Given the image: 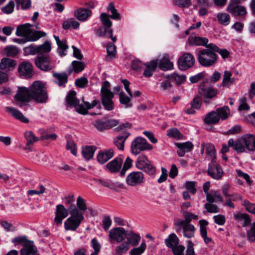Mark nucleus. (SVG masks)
<instances>
[{
	"label": "nucleus",
	"mask_w": 255,
	"mask_h": 255,
	"mask_svg": "<svg viewBox=\"0 0 255 255\" xmlns=\"http://www.w3.org/2000/svg\"><path fill=\"white\" fill-rule=\"evenodd\" d=\"M129 135V132L124 131L121 134L116 137L113 141L115 146H116L119 149L123 150L125 141Z\"/></svg>",
	"instance_id": "nucleus-24"
},
{
	"label": "nucleus",
	"mask_w": 255,
	"mask_h": 255,
	"mask_svg": "<svg viewBox=\"0 0 255 255\" xmlns=\"http://www.w3.org/2000/svg\"><path fill=\"white\" fill-rule=\"evenodd\" d=\"M15 60L8 58H3L0 63V69L8 71L13 70L16 66Z\"/></svg>",
	"instance_id": "nucleus-31"
},
{
	"label": "nucleus",
	"mask_w": 255,
	"mask_h": 255,
	"mask_svg": "<svg viewBox=\"0 0 255 255\" xmlns=\"http://www.w3.org/2000/svg\"><path fill=\"white\" fill-rule=\"evenodd\" d=\"M35 63L38 68L44 71L50 70L54 67L53 64L47 56H39L35 59Z\"/></svg>",
	"instance_id": "nucleus-16"
},
{
	"label": "nucleus",
	"mask_w": 255,
	"mask_h": 255,
	"mask_svg": "<svg viewBox=\"0 0 255 255\" xmlns=\"http://www.w3.org/2000/svg\"><path fill=\"white\" fill-rule=\"evenodd\" d=\"M17 7L21 6L22 9L29 8L31 6L30 0H15Z\"/></svg>",
	"instance_id": "nucleus-63"
},
{
	"label": "nucleus",
	"mask_w": 255,
	"mask_h": 255,
	"mask_svg": "<svg viewBox=\"0 0 255 255\" xmlns=\"http://www.w3.org/2000/svg\"><path fill=\"white\" fill-rule=\"evenodd\" d=\"M143 178V174L141 172H132L127 177L126 182L128 185L135 186L142 183Z\"/></svg>",
	"instance_id": "nucleus-14"
},
{
	"label": "nucleus",
	"mask_w": 255,
	"mask_h": 255,
	"mask_svg": "<svg viewBox=\"0 0 255 255\" xmlns=\"http://www.w3.org/2000/svg\"><path fill=\"white\" fill-rule=\"evenodd\" d=\"M206 154L207 155L206 158L208 159L209 160H210L211 161V162L216 161V150L213 144L211 143L206 144Z\"/></svg>",
	"instance_id": "nucleus-38"
},
{
	"label": "nucleus",
	"mask_w": 255,
	"mask_h": 255,
	"mask_svg": "<svg viewBox=\"0 0 255 255\" xmlns=\"http://www.w3.org/2000/svg\"><path fill=\"white\" fill-rule=\"evenodd\" d=\"M14 99L17 103V105L19 107L22 106V103H28L31 100L29 88H27L25 87H19L17 93L14 97Z\"/></svg>",
	"instance_id": "nucleus-9"
},
{
	"label": "nucleus",
	"mask_w": 255,
	"mask_h": 255,
	"mask_svg": "<svg viewBox=\"0 0 255 255\" xmlns=\"http://www.w3.org/2000/svg\"><path fill=\"white\" fill-rule=\"evenodd\" d=\"M220 121V116L215 111H212L206 115L204 121L207 125H215Z\"/></svg>",
	"instance_id": "nucleus-37"
},
{
	"label": "nucleus",
	"mask_w": 255,
	"mask_h": 255,
	"mask_svg": "<svg viewBox=\"0 0 255 255\" xmlns=\"http://www.w3.org/2000/svg\"><path fill=\"white\" fill-rule=\"evenodd\" d=\"M248 240L252 242L255 241V222L251 225V228L247 232Z\"/></svg>",
	"instance_id": "nucleus-62"
},
{
	"label": "nucleus",
	"mask_w": 255,
	"mask_h": 255,
	"mask_svg": "<svg viewBox=\"0 0 255 255\" xmlns=\"http://www.w3.org/2000/svg\"><path fill=\"white\" fill-rule=\"evenodd\" d=\"M29 88L32 100L37 103H44L47 102L48 95L44 83L35 81Z\"/></svg>",
	"instance_id": "nucleus-3"
},
{
	"label": "nucleus",
	"mask_w": 255,
	"mask_h": 255,
	"mask_svg": "<svg viewBox=\"0 0 255 255\" xmlns=\"http://www.w3.org/2000/svg\"><path fill=\"white\" fill-rule=\"evenodd\" d=\"M158 65L159 67L163 70H170L173 68V64L170 61L169 56L168 55H165L159 61L158 60Z\"/></svg>",
	"instance_id": "nucleus-33"
},
{
	"label": "nucleus",
	"mask_w": 255,
	"mask_h": 255,
	"mask_svg": "<svg viewBox=\"0 0 255 255\" xmlns=\"http://www.w3.org/2000/svg\"><path fill=\"white\" fill-rule=\"evenodd\" d=\"M96 147L95 146H86L82 147V153L83 157L87 160L93 158Z\"/></svg>",
	"instance_id": "nucleus-39"
},
{
	"label": "nucleus",
	"mask_w": 255,
	"mask_h": 255,
	"mask_svg": "<svg viewBox=\"0 0 255 255\" xmlns=\"http://www.w3.org/2000/svg\"><path fill=\"white\" fill-rule=\"evenodd\" d=\"M145 66L143 75L145 77H150L152 75L153 72L158 65V59H155L144 64Z\"/></svg>",
	"instance_id": "nucleus-34"
},
{
	"label": "nucleus",
	"mask_w": 255,
	"mask_h": 255,
	"mask_svg": "<svg viewBox=\"0 0 255 255\" xmlns=\"http://www.w3.org/2000/svg\"><path fill=\"white\" fill-rule=\"evenodd\" d=\"M218 56L209 50L202 49L197 54V59L201 65L204 67H210L214 65L217 62Z\"/></svg>",
	"instance_id": "nucleus-6"
},
{
	"label": "nucleus",
	"mask_w": 255,
	"mask_h": 255,
	"mask_svg": "<svg viewBox=\"0 0 255 255\" xmlns=\"http://www.w3.org/2000/svg\"><path fill=\"white\" fill-rule=\"evenodd\" d=\"M24 137L26 140V144L24 149L31 150V146L38 140V138L35 136L31 131H27L24 133Z\"/></svg>",
	"instance_id": "nucleus-32"
},
{
	"label": "nucleus",
	"mask_w": 255,
	"mask_h": 255,
	"mask_svg": "<svg viewBox=\"0 0 255 255\" xmlns=\"http://www.w3.org/2000/svg\"><path fill=\"white\" fill-rule=\"evenodd\" d=\"M5 111L11 114L15 119L19 120L22 123H28L29 120L27 118L25 117L24 115L18 110L10 107H7L5 108Z\"/></svg>",
	"instance_id": "nucleus-29"
},
{
	"label": "nucleus",
	"mask_w": 255,
	"mask_h": 255,
	"mask_svg": "<svg viewBox=\"0 0 255 255\" xmlns=\"http://www.w3.org/2000/svg\"><path fill=\"white\" fill-rule=\"evenodd\" d=\"M110 83L106 81L102 84L101 89V96L102 104L106 110L111 111L114 108V102L112 100L114 94L108 88L110 87Z\"/></svg>",
	"instance_id": "nucleus-5"
},
{
	"label": "nucleus",
	"mask_w": 255,
	"mask_h": 255,
	"mask_svg": "<svg viewBox=\"0 0 255 255\" xmlns=\"http://www.w3.org/2000/svg\"><path fill=\"white\" fill-rule=\"evenodd\" d=\"M232 74L231 72L229 71H225L224 72L222 80V85L223 86H228L233 83L235 78L232 77Z\"/></svg>",
	"instance_id": "nucleus-47"
},
{
	"label": "nucleus",
	"mask_w": 255,
	"mask_h": 255,
	"mask_svg": "<svg viewBox=\"0 0 255 255\" xmlns=\"http://www.w3.org/2000/svg\"><path fill=\"white\" fill-rule=\"evenodd\" d=\"M246 148L250 151L255 150V135L247 134L243 135Z\"/></svg>",
	"instance_id": "nucleus-35"
},
{
	"label": "nucleus",
	"mask_w": 255,
	"mask_h": 255,
	"mask_svg": "<svg viewBox=\"0 0 255 255\" xmlns=\"http://www.w3.org/2000/svg\"><path fill=\"white\" fill-rule=\"evenodd\" d=\"M130 96H127L126 94L123 92L119 93V100L121 104L123 105L126 108H129L132 106V104L131 102Z\"/></svg>",
	"instance_id": "nucleus-41"
},
{
	"label": "nucleus",
	"mask_w": 255,
	"mask_h": 255,
	"mask_svg": "<svg viewBox=\"0 0 255 255\" xmlns=\"http://www.w3.org/2000/svg\"><path fill=\"white\" fill-rule=\"evenodd\" d=\"M18 72L21 76L26 78L31 77L33 74L31 64L27 61L20 63L18 66Z\"/></svg>",
	"instance_id": "nucleus-20"
},
{
	"label": "nucleus",
	"mask_w": 255,
	"mask_h": 255,
	"mask_svg": "<svg viewBox=\"0 0 255 255\" xmlns=\"http://www.w3.org/2000/svg\"><path fill=\"white\" fill-rule=\"evenodd\" d=\"M199 224L201 236L204 239L205 243L209 244L211 242L212 239L210 238H208L207 236V226L208 225V222L205 220H201L199 221Z\"/></svg>",
	"instance_id": "nucleus-36"
},
{
	"label": "nucleus",
	"mask_w": 255,
	"mask_h": 255,
	"mask_svg": "<svg viewBox=\"0 0 255 255\" xmlns=\"http://www.w3.org/2000/svg\"><path fill=\"white\" fill-rule=\"evenodd\" d=\"M20 252L21 255H34L37 252V249L34 247L33 242L29 241L24 243V247Z\"/></svg>",
	"instance_id": "nucleus-30"
},
{
	"label": "nucleus",
	"mask_w": 255,
	"mask_h": 255,
	"mask_svg": "<svg viewBox=\"0 0 255 255\" xmlns=\"http://www.w3.org/2000/svg\"><path fill=\"white\" fill-rule=\"evenodd\" d=\"M94 181L98 185L103 186L110 189L113 188L114 186V184L110 180L95 178Z\"/></svg>",
	"instance_id": "nucleus-56"
},
{
	"label": "nucleus",
	"mask_w": 255,
	"mask_h": 255,
	"mask_svg": "<svg viewBox=\"0 0 255 255\" xmlns=\"http://www.w3.org/2000/svg\"><path fill=\"white\" fill-rule=\"evenodd\" d=\"M129 248L128 244L125 241L116 248V254L118 255H122L125 254Z\"/></svg>",
	"instance_id": "nucleus-54"
},
{
	"label": "nucleus",
	"mask_w": 255,
	"mask_h": 255,
	"mask_svg": "<svg viewBox=\"0 0 255 255\" xmlns=\"http://www.w3.org/2000/svg\"><path fill=\"white\" fill-rule=\"evenodd\" d=\"M242 205L248 212L255 215V205L254 203L250 202L247 200H245L242 202Z\"/></svg>",
	"instance_id": "nucleus-61"
},
{
	"label": "nucleus",
	"mask_w": 255,
	"mask_h": 255,
	"mask_svg": "<svg viewBox=\"0 0 255 255\" xmlns=\"http://www.w3.org/2000/svg\"><path fill=\"white\" fill-rule=\"evenodd\" d=\"M166 78L171 81H175L177 84L180 85L185 81L186 77L183 75H178L176 73H174L167 75Z\"/></svg>",
	"instance_id": "nucleus-46"
},
{
	"label": "nucleus",
	"mask_w": 255,
	"mask_h": 255,
	"mask_svg": "<svg viewBox=\"0 0 255 255\" xmlns=\"http://www.w3.org/2000/svg\"><path fill=\"white\" fill-rule=\"evenodd\" d=\"M126 239H127L126 242L129 246L131 245L132 247H136L140 242L141 237L138 234L130 231L127 232Z\"/></svg>",
	"instance_id": "nucleus-28"
},
{
	"label": "nucleus",
	"mask_w": 255,
	"mask_h": 255,
	"mask_svg": "<svg viewBox=\"0 0 255 255\" xmlns=\"http://www.w3.org/2000/svg\"><path fill=\"white\" fill-rule=\"evenodd\" d=\"M58 46V52L61 56H64L66 55L65 51L68 49V46L65 40L61 41L57 44Z\"/></svg>",
	"instance_id": "nucleus-58"
},
{
	"label": "nucleus",
	"mask_w": 255,
	"mask_h": 255,
	"mask_svg": "<svg viewBox=\"0 0 255 255\" xmlns=\"http://www.w3.org/2000/svg\"><path fill=\"white\" fill-rule=\"evenodd\" d=\"M175 145L178 148L177 153L180 157H183L186 152L190 151L193 147V144L190 141L177 143Z\"/></svg>",
	"instance_id": "nucleus-26"
},
{
	"label": "nucleus",
	"mask_w": 255,
	"mask_h": 255,
	"mask_svg": "<svg viewBox=\"0 0 255 255\" xmlns=\"http://www.w3.org/2000/svg\"><path fill=\"white\" fill-rule=\"evenodd\" d=\"M175 229L177 233L182 231L184 237L190 239L194 237L196 229L194 225L192 224H183L180 226V229H178V226H174ZM179 228H180L179 227Z\"/></svg>",
	"instance_id": "nucleus-19"
},
{
	"label": "nucleus",
	"mask_w": 255,
	"mask_h": 255,
	"mask_svg": "<svg viewBox=\"0 0 255 255\" xmlns=\"http://www.w3.org/2000/svg\"><path fill=\"white\" fill-rule=\"evenodd\" d=\"M54 222L57 225L62 224V220L68 216V210L62 204L57 205L55 212Z\"/></svg>",
	"instance_id": "nucleus-17"
},
{
	"label": "nucleus",
	"mask_w": 255,
	"mask_h": 255,
	"mask_svg": "<svg viewBox=\"0 0 255 255\" xmlns=\"http://www.w3.org/2000/svg\"><path fill=\"white\" fill-rule=\"evenodd\" d=\"M229 146L233 148L238 152H243L245 151L246 146L243 139V136L239 140L234 141L233 139L231 138L228 140Z\"/></svg>",
	"instance_id": "nucleus-27"
},
{
	"label": "nucleus",
	"mask_w": 255,
	"mask_h": 255,
	"mask_svg": "<svg viewBox=\"0 0 255 255\" xmlns=\"http://www.w3.org/2000/svg\"><path fill=\"white\" fill-rule=\"evenodd\" d=\"M234 218L235 221L242 225V226L245 227L250 225L252 220L250 215L246 213L237 212L234 214Z\"/></svg>",
	"instance_id": "nucleus-23"
},
{
	"label": "nucleus",
	"mask_w": 255,
	"mask_h": 255,
	"mask_svg": "<svg viewBox=\"0 0 255 255\" xmlns=\"http://www.w3.org/2000/svg\"><path fill=\"white\" fill-rule=\"evenodd\" d=\"M4 52L7 56L14 57L18 54L19 50L16 46L10 45L4 48Z\"/></svg>",
	"instance_id": "nucleus-52"
},
{
	"label": "nucleus",
	"mask_w": 255,
	"mask_h": 255,
	"mask_svg": "<svg viewBox=\"0 0 255 255\" xmlns=\"http://www.w3.org/2000/svg\"><path fill=\"white\" fill-rule=\"evenodd\" d=\"M218 21L219 23L223 25H228L230 22V16L227 13L221 12L216 15Z\"/></svg>",
	"instance_id": "nucleus-45"
},
{
	"label": "nucleus",
	"mask_w": 255,
	"mask_h": 255,
	"mask_svg": "<svg viewBox=\"0 0 255 255\" xmlns=\"http://www.w3.org/2000/svg\"><path fill=\"white\" fill-rule=\"evenodd\" d=\"M123 163V160L121 158L116 157L108 162L106 164V167L110 172L116 173L121 170Z\"/></svg>",
	"instance_id": "nucleus-22"
},
{
	"label": "nucleus",
	"mask_w": 255,
	"mask_h": 255,
	"mask_svg": "<svg viewBox=\"0 0 255 255\" xmlns=\"http://www.w3.org/2000/svg\"><path fill=\"white\" fill-rule=\"evenodd\" d=\"M195 59L193 56L188 53H185L179 58L178 65L181 70H185L191 67L194 64Z\"/></svg>",
	"instance_id": "nucleus-11"
},
{
	"label": "nucleus",
	"mask_w": 255,
	"mask_h": 255,
	"mask_svg": "<svg viewBox=\"0 0 255 255\" xmlns=\"http://www.w3.org/2000/svg\"><path fill=\"white\" fill-rule=\"evenodd\" d=\"M208 174L212 178L216 180L221 179L223 175V170L219 164L216 161L211 162L208 166Z\"/></svg>",
	"instance_id": "nucleus-13"
},
{
	"label": "nucleus",
	"mask_w": 255,
	"mask_h": 255,
	"mask_svg": "<svg viewBox=\"0 0 255 255\" xmlns=\"http://www.w3.org/2000/svg\"><path fill=\"white\" fill-rule=\"evenodd\" d=\"M127 232L125 229L121 227H117L111 229L109 234L111 242L113 241H116L118 243L122 242L124 239H126Z\"/></svg>",
	"instance_id": "nucleus-12"
},
{
	"label": "nucleus",
	"mask_w": 255,
	"mask_h": 255,
	"mask_svg": "<svg viewBox=\"0 0 255 255\" xmlns=\"http://www.w3.org/2000/svg\"><path fill=\"white\" fill-rule=\"evenodd\" d=\"M31 25L25 23L19 25L16 31V35L18 36L25 37L27 41H34L46 35L44 32L41 31H33L30 29Z\"/></svg>",
	"instance_id": "nucleus-4"
},
{
	"label": "nucleus",
	"mask_w": 255,
	"mask_h": 255,
	"mask_svg": "<svg viewBox=\"0 0 255 255\" xmlns=\"http://www.w3.org/2000/svg\"><path fill=\"white\" fill-rule=\"evenodd\" d=\"M107 56L111 59L115 58L116 54V47L113 43H109L107 47Z\"/></svg>",
	"instance_id": "nucleus-59"
},
{
	"label": "nucleus",
	"mask_w": 255,
	"mask_h": 255,
	"mask_svg": "<svg viewBox=\"0 0 255 255\" xmlns=\"http://www.w3.org/2000/svg\"><path fill=\"white\" fill-rule=\"evenodd\" d=\"M148 162H149V161L147 159V157L144 155L141 154L137 158L136 162V166L138 169H143L144 166Z\"/></svg>",
	"instance_id": "nucleus-53"
},
{
	"label": "nucleus",
	"mask_w": 255,
	"mask_h": 255,
	"mask_svg": "<svg viewBox=\"0 0 255 255\" xmlns=\"http://www.w3.org/2000/svg\"><path fill=\"white\" fill-rule=\"evenodd\" d=\"M38 54H43L44 53L49 52L51 50L50 43L46 41L43 44L37 46Z\"/></svg>",
	"instance_id": "nucleus-60"
},
{
	"label": "nucleus",
	"mask_w": 255,
	"mask_h": 255,
	"mask_svg": "<svg viewBox=\"0 0 255 255\" xmlns=\"http://www.w3.org/2000/svg\"><path fill=\"white\" fill-rule=\"evenodd\" d=\"M76 92L74 91H70L67 96V104L75 108L76 111L79 114L86 115L88 113V110L94 108L97 104L98 101L94 100L91 103L83 101V104H80L79 100L76 98Z\"/></svg>",
	"instance_id": "nucleus-2"
},
{
	"label": "nucleus",
	"mask_w": 255,
	"mask_h": 255,
	"mask_svg": "<svg viewBox=\"0 0 255 255\" xmlns=\"http://www.w3.org/2000/svg\"><path fill=\"white\" fill-rule=\"evenodd\" d=\"M220 116V119L225 120L228 118L230 113L229 108L227 106H224L222 108H218L215 111Z\"/></svg>",
	"instance_id": "nucleus-51"
},
{
	"label": "nucleus",
	"mask_w": 255,
	"mask_h": 255,
	"mask_svg": "<svg viewBox=\"0 0 255 255\" xmlns=\"http://www.w3.org/2000/svg\"><path fill=\"white\" fill-rule=\"evenodd\" d=\"M199 93L203 97L204 102L208 104L210 103V100L216 97L218 90L213 87H205L204 83L201 84L199 86Z\"/></svg>",
	"instance_id": "nucleus-10"
},
{
	"label": "nucleus",
	"mask_w": 255,
	"mask_h": 255,
	"mask_svg": "<svg viewBox=\"0 0 255 255\" xmlns=\"http://www.w3.org/2000/svg\"><path fill=\"white\" fill-rule=\"evenodd\" d=\"M92 14V11L86 8H79L74 12L75 17L79 21L87 20Z\"/></svg>",
	"instance_id": "nucleus-25"
},
{
	"label": "nucleus",
	"mask_w": 255,
	"mask_h": 255,
	"mask_svg": "<svg viewBox=\"0 0 255 255\" xmlns=\"http://www.w3.org/2000/svg\"><path fill=\"white\" fill-rule=\"evenodd\" d=\"M152 149V146L149 144L145 138L141 137H137L131 143V151L134 155H137L142 151Z\"/></svg>",
	"instance_id": "nucleus-7"
},
{
	"label": "nucleus",
	"mask_w": 255,
	"mask_h": 255,
	"mask_svg": "<svg viewBox=\"0 0 255 255\" xmlns=\"http://www.w3.org/2000/svg\"><path fill=\"white\" fill-rule=\"evenodd\" d=\"M66 149L70 150L74 155H77V147L76 143L70 138L67 139Z\"/></svg>",
	"instance_id": "nucleus-57"
},
{
	"label": "nucleus",
	"mask_w": 255,
	"mask_h": 255,
	"mask_svg": "<svg viewBox=\"0 0 255 255\" xmlns=\"http://www.w3.org/2000/svg\"><path fill=\"white\" fill-rule=\"evenodd\" d=\"M146 244L142 242L138 247L132 248L129 252L130 255H141L146 249Z\"/></svg>",
	"instance_id": "nucleus-48"
},
{
	"label": "nucleus",
	"mask_w": 255,
	"mask_h": 255,
	"mask_svg": "<svg viewBox=\"0 0 255 255\" xmlns=\"http://www.w3.org/2000/svg\"><path fill=\"white\" fill-rule=\"evenodd\" d=\"M165 243L168 247L171 249L178 245L179 239L175 234H171L165 240Z\"/></svg>",
	"instance_id": "nucleus-44"
},
{
	"label": "nucleus",
	"mask_w": 255,
	"mask_h": 255,
	"mask_svg": "<svg viewBox=\"0 0 255 255\" xmlns=\"http://www.w3.org/2000/svg\"><path fill=\"white\" fill-rule=\"evenodd\" d=\"M182 214L184 220L175 219L174 220V226H177L178 227L180 228V226L183 224H191L190 222L192 220H197L198 219V216L197 215H195L191 212L183 211ZM179 229L180 230L181 228Z\"/></svg>",
	"instance_id": "nucleus-15"
},
{
	"label": "nucleus",
	"mask_w": 255,
	"mask_h": 255,
	"mask_svg": "<svg viewBox=\"0 0 255 255\" xmlns=\"http://www.w3.org/2000/svg\"><path fill=\"white\" fill-rule=\"evenodd\" d=\"M167 135L176 139H180L183 138L182 134L177 128H172L167 131Z\"/></svg>",
	"instance_id": "nucleus-50"
},
{
	"label": "nucleus",
	"mask_w": 255,
	"mask_h": 255,
	"mask_svg": "<svg viewBox=\"0 0 255 255\" xmlns=\"http://www.w3.org/2000/svg\"><path fill=\"white\" fill-rule=\"evenodd\" d=\"M80 23L74 18H71L66 19L63 23L62 27L64 29L67 30L72 27L74 29H78Z\"/></svg>",
	"instance_id": "nucleus-42"
},
{
	"label": "nucleus",
	"mask_w": 255,
	"mask_h": 255,
	"mask_svg": "<svg viewBox=\"0 0 255 255\" xmlns=\"http://www.w3.org/2000/svg\"><path fill=\"white\" fill-rule=\"evenodd\" d=\"M174 5L179 7L188 8L192 4V0H172Z\"/></svg>",
	"instance_id": "nucleus-55"
},
{
	"label": "nucleus",
	"mask_w": 255,
	"mask_h": 255,
	"mask_svg": "<svg viewBox=\"0 0 255 255\" xmlns=\"http://www.w3.org/2000/svg\"><path fill=\"white\" fill-rule=\"evenodd\" d=\"M68 76L66 72L53 74V76L58 80V82H56V83L59 86H63L67 82Z\"/></svg>",
	"instance_id": "nucleus-49"
},
{
	"label": "nucleus",
	"mask_w": 255,
	"mask_h": 255,
	"mask_svg": "<svg viewBox=\"0 0 255 255\" xmlns=\"http://www.w3.org/2000/svg\"><path fill=\"white\" fill-rule=\"evenodd\" d=\"M76 206L71 205L68 208L70 217L64 222V228L66 230L76 231L83 221L84 214L87 209L86 201L81 196L77 198Z\"/></svg>",
	"instance_id": "nucleus-1"
},
{
	"label": "nucleus",
	"mask_w": 255,
	"mask_h": 255,
	"mask_svg": "<svg viewBox=\"0 0 255 255\" xmlns=\"http://www.w3.org/2000/svg\"><path fill=\"white\" fill-rule=\"evenodd\" d=\"M107 10L110 11L112 14L109 16L106 13H102L100 15V18L103 24L105 27L110 28L112 26V22L110 19V17L113 19H119L120 18V15L117 12L114 3L112 2L109 3L107 7Z\"/></svg>",
	"instance_id": "nucleus-8"
},
{
	"label": "nucleus",
	"mask_w": 255,
	"mask_h": 255,
	"mask_svg": "<svg viewBox=\"0 0 255 255\" xmlns=\"http://www.w3.org/2000/svg\"><path fill=\"white\" fill-rule=\"evenodd\" d=\"M94 127L99 131H103L107 129L106 122L101 120L96 121L93 123Z\"/></svg>",
	"instance_id": "nucleus-64"
},
{
	"label": "nucleus",
	"mask_w": 255,
	"mask_h": 255,
	"mask_svg": "<svg viewBox=\"0 0 255 255\" xmlns=\"http://www.w3.org/2000/svg\"><path fill=\"white\" fill-rule=\"evenodd\" d=\"M114 156L113 149H105L100 150L97 156L98 161L100 164H104Z\"/></svg>",
	"instance_id": "nucleus-21"
},
{
	"label": "nucleus",
	"mask_w": 255,
	"mask_h": 255,
	"mask_svg": "<svg viewBox=\"0 0 255 255\" xmlns=\"http://www.w3.org/2000/svg\"><path fill=\"white\" fill-rule=\"evenodd\" d=\"M72 67H70L68 69V75H70L73 71L76 73H79L83 71L85 67V64L83 62L74 61L71 64Z\"/></svg>",
	"instance_id": "nucleus-40"
},
{
	"label": "nucleus",
	"mask_w": 255,
	"mask_h": 255,
	"mask_svg": "<svg viewBox=\"0 0 255 255\" xmlns=\"http://www.w3.org/2000/svg\"><path fill=\"white\" fill-rule=\"evenodd\" d=\"M239 3L232 2L230 1L227 7V10L231 14L235 16H243L247 13L246 8L241 5H239Z\"/></svg>",
	"instance_id": "nucleus-18"
},
{
	"label": "nucleus",
	"mask_w": 255,
	"mask_h": 255,
	"mask_svg": "<svg viewBox=\"0 0 255 255\" xmlns=\"http://www.w3.org/2000/svg\"><path fill=\"white\" fill-rule=\"evenodd\" d=\"M189 41L191 44L197 46H206L208 42V39L206 37L199 36L190 37Z\"/></svg>",
	"instance_id": "nucleus-43"
}]
</instances>
